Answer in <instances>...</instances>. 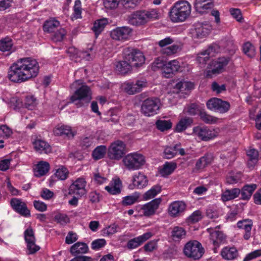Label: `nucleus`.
I'll return each instance as SVG.
<instances>
[{
	"instance_id": "f257e3e1",
	"label": "nucleus",
	"mask_w": 261,
	"mask_h": 261,
	"mask_svg": "<svg viewBox=\"0 0 261 261\" xmlns=\"http://www.w3.org/2000/svg\"><path fill=\"white\" fill-rule=\"evenodd\" d=\"M38 62L31 58L20 59L9 68L8 77L12 82L20 83L36 77L39 72Z\"/></svg>"
},
{
	"instance_id": "f03ea898",
	"label": "nucleus",
	"mask_w": 261,
	"mask_h": 261,
	"mask_svg": "<svg viewBox=\"0 0 261 261\" xmlns=\"http://www.w3.org/2000/svg\"><path fill=\"white\" fill-rule=\"evenodd\" d=\"M82 81L78 80L73 83L71 89H77L71 97V101L74 103L77 107L83 106L88 103L91 99V93L90 88L85 85H82Z\"/></svg>"
},
{
	"instance_id": "7ed1b4c3",
	"label": "nucleus",
	"mask_w": 261,
	"mask_h": 261,
	"mask_svg": "<svg viewBox=\"0 0 261 261\" xmlns=\"http://www.w3.org/2000/svg\"><path fill=\"white\" fill-rule=\"evenodd\" d=\"M123 58L127 60L132 66L138 67L144 63L145 57L139 49L134 47H126L123 50Z\"/></svg>"
},
{
	"instance_id": "20e7f679",
	"label": "nucleus",
	"mask_w": 261,
	"mask_h": 261,
	"mask_svg": "<svg viewBox=\"0 0 261 261\" xmlns=\"http://www.w3.org/2000/svg\"><path fill=\"white\" fill-rule=\"evenodd\" d=\"M153 66L154 68H161L163 75L169 78L172 77L179 70L180 65L177 60L165 63L162 60L158 59L153 62Z\"/></svg>"
},
{
	"instance_id": "39448f33",
	"label": "nucleus",
	"mask_w": 261,
	"mask_h": 261,
	"mask_svg": "<svg viewBox=\"0 0 261 261\" xmlns=\"http://www.w3.org/2000/svg\"><path fill=\"white\" fill-rule=\"evenodd\" d=\"M145 156L137 152L128 154L123 159V163L129 170H138L145 164Z\"/></svg>"
},
{
	"instance_id": "423d86ee",
	"label": "nucleus",
	"mask_w": 261,
	"mask_h": 261,
	"mask_svg": "<svg viewBox=\"0 0 261 261\" xmlns=\"http://www.w3.org/2000/svg\"><path fill=\"white\" fill-rule=\"evenodd\" d=\"M161 105L158 98H149L143 101L141 105V112L146 116H153L158 113Z\"/></svg>"
},
{
	"instance_id": "0eeeda50",
	"label": "nucleus",
	"mask_w": 261,
	"mask_h": 261,
	"mask_svg": "<svg viewBox=\"0 0 261 261\" xmlns=\"http://www.w3.org/2000/svg\"><path fill=\"white\" fill-rule=\"evenodd\" d=\"M184 252L187 257L198 259L202 256L203 249L198 241H189L185 245Z\"/></svg>"
},
{
	"instance_id": "6e6552de",
	"label": "nucleus",
	"mask_w": 261,
	"mask_h": 261,
	"mask_svg": "<svg viewBox=\"0 0 261 261\" xmlns=\"http://www.w3.org/2000/svg\"><path fill=\"white\" fill-rule=\"evenodd\" d=\"M126 144L122 141L117 140L113 142L108 150V156L112 160H119L126 153Z\"/></svg>"
},
{
	"instance_id": "1a4fd4ad",
	"label": "nucleus",
	"mask_w": 261,
	"mask_h": 261,
	"mask_svg": "<svg viewBox=\"0 0 261 261\" xmlns=\"http://www.w3.org/2000/svg\"><path fill=\"white\" fill-rule=\"evenodd\" d=\"M191 6L187 1L176 2L169 11V16H189Z\"/></svg>"
},
{
	"instance_id": "9d476101",
	"label": "nucleus",
	"mask_w": 261,
	"mask_h": 261,
	"mask_svg": "<svg viewBox=\"0 0 261 261\" xmlns=\"http://www.w3.org/2000/svg\"><path fill=\"white\" fill-rule=\"evenodd\" d=\"M194 135L204 141H208L213 139L218 135V132L215 129H211L206 126H195L193 129Z\"/></svg>"
},
{
	"instance_id": "9b49d317",
	"label": "nucleus",
	"mask_w": 261,
	"mask_h": 261,
	"mask_svg": "<svg viewBox=\"0 0 261 261\" xmlns=\"http://www.w3.org/2000/svg\"><path fill=\"white\" fill-rule=\"evenodd\" d=\"M207 108L212 111L225 113L230 109V103L226 101L222 100L218 98H212L206 102Z\"/></svg>"
},
{
	"instance_id": "f8f14e48",
	"label": "nucleus",
	"mask_w": 261,
	"mask_h": 261,
	"mask_svg": "<svg viewBox=\"0 0 261 261\" xmlns=\"http://www.w3.org/2000/svg\"><path fill=\"white\" fill-rule=\"evenodd\" d=\"M132 30L128 27H117L111 31V37L115 40L125 41L129 39Z\"/></svg>"
},
{
	"instance_id": "ddd939ff",
	"label": "nucleus",
	"mask_w": 261,
	"mask_h": 261,
	"mask_svg": "<svg viewBox=\"0 0 261 261\" xmlns=\"http://www.w3.org/2000/svg\"><path fill=\"white\" fill-rule=\"evenodd\" d=\"M10 204L13 209L17 213L24 217L31 216L30 211L28 209L27 204L21 199L12 198Z\"/></svg>"
},
{
	"instance_id": "4468645a",
	"label": "nucleus",
	"mask_w": 261,
	"mask_h": 261,
	"mask_svg": "<svg viewBox=\"0 0 261 261\" xmlns=\"http://www.w3.org/2000/svg\"><path fill=\"white\" fill-rule=\"evenodd\" d=\"M146 86V82L140 80H137L135 83L126 82L122 85L124 90L129 95L140 92Z\"/></svg>"
},
{
	"instance_id": "2eb2a0df",
	"label": "nucleus",
	"mask_w": 261,
	"mask_h": 261,
	"mask_svg": "<svg viewBox=\"0 0 261 261\" xmlns=\"http://www.w3.org/2000/svg\"><path fill=\"white\" fill-rule=\"evenodd\" d=\"M86 181L84 178H77L69 187V193L81 197L86 194Z\"/></svg>"
},
{
	"instance_id": "dca6fc26",
	"label": "nucleus",
	"mask_w": 261,
	"mask_h": 261,
	"mask_svg": "<svg viewBox=\"0 0 261 261\" xmlns=\"http://www.w3.org/2000/svg\"><path fill=\"white\" fill-rule=\"evenodd\" d=\"M162 201L161 198H155L143 205L141 210L144 216L150 217L155 214Z\"/></svg>"
},
{
	"instance_id": "f3484780",
	"label": "nucleus",
	"mask_w": 261,
	"mask_h": 261,
	"mask_svg": "<svg viewBox=\"0 0 261 261\" xmlns=\"http://www.w3.org/2000/svg\"><path fill=\"white\" fill-rule=\"evenodd\" d=\"M229 58L221 57L217 60L213 61L210 65L209 73L212 74H219L223 71L224 67L228 64Z\"/></svg>"
},
{
	"instance_id": "a211bd4d",
	"label": "nucleus",
	"mask_w": 261,
	"mask_h": 261,
	"mask_svg": "<svg viewBox=\"0 0 261 261\" xmlns=\"http://www.w3.org/2000/svg\"><path fill=\"white\" fill-rule=\"evenodd\" d=\"M54 133L57 136H64L69 139H72L76 134V131L68 125H58L54 129Z\"/></svg>"
},
{
	"instance_id": "6ab92c4d",
	"label": "nucleus",
	"mask_w": 261,
	"mask_h": 261,
	"mask_svg": "<svg viewBox=\"0 0 261 261\" xmlns=\"http://www.w3.org/2000/svg\"><path fill=\"white\" fill-rule=\"evenodd\" d=\"M152 234L150 232L143 233L139 237H136L129 240L127 243V247L129 249H133L137 248L144 242L149 239Z\"/></svg>"
},
{
	"instance_id": "aec40b11",
	"label": "nucleus",
	"mask_w": 261,
	"mask_h": 261,
	"mask_svg": "<svg viewBox=\"0 0 261 261\" xmlns=\"http://www.w3.org/2000/svg\"><path fill=\"white\" fill-rule=\"evenodd\" d=\"M214 159V156L212 152H206L200 158L195 164V169L196 170H202L206 167L211 164Z\"/></svg>"
},
{
	"instance_id": "412c9836",
	"label": "nucleus",
	"mask_w": 261,
	"mask_h": 261,
	"mask_svg": "<svg viewBox=\"0 0 261 261\" xmlns=\"http://www.w3.org/2000/svg\"><path fill=\"white\" fill-rule=\"evenodd\" d=\"M207 231L210 233L211 241L216 247L214 248V252H216V247H218L221 243L225 241L226 236L222 231L214 230L212 228L207 229Z\"/></svg>"
},
{
	"instance_id": "4be33fe9",
	"label": "nucleus",
	"mask_w": 261,
	"mask_h": 261,
	"mask_svg": "<svg viewBox=\"0 0 261 261\" xmlns=\"http://www.w3.org/2000/svg\"><path fill=\"white\" fill-rule=\"evenodd\" d=\"M186 207V204L182 201H174L172 202L169 206V214L172 217H177L185 210Z\"/></svg>"
},
{
	"instance_id": "5701e85b",
	"label": "nucleus",
	"mask_w": 261,
	"mask_h": 261,
	"mask_svg": "<svg viewBox=\"0 0 261 261\" xmlns=\"http://www.w3.org/2000/svg\"><path fill=\"white\" fill-rule=\"evenodd\" d=\"M34 148L40 153L48 154L51 152L50 145L45 141L40 139H36L32 142Z\"/></svg>"
},
{
	"instance_id": "b1692460",
	"label": "nucleus",
	"mask_w": 261,
	"mask_h": 261,
	"mask_svg": "<svg viewBox=\"0 0 261 261\" xmlns=\"http://www.w3.org/2000/svg\"><path fill=\"white\" fill-rule=\"evenodd\" d=\"M212 29V26L207 23L198 25L193 31V36L195 38H202L206 36Z\"/></svg>"
},
{
	"instance_id": "393cba45",
	"label": "nucleus",
	"mask_w": 261,
	"mask_h": 261,
	"mask_svg": "<svg viewBox=\"0 0 261 261\" xmlns=\"http://www.w3.org/2000/svg\"><path fill=\"white\" fill-rule=\"evenodd\" d=\"M214 5L212 0H195L194 7L196 11L203 14L208 9H211Z\"/></svg>"
},
{
	"instance_id": "a878e982",
	"label": "nucleus",
	"mask_w": 261,
	"mask_h": 261,
	"mask_svg": "<svg viewBox=\"0 0 261 261\" xmlns=\"http://www.w3.org/2000/svg\"><path fill=\"white\" fill-rule=\"evenodd\" d=\"M180 144H177L173 147L167 146L164 150L165 158L167 159H170L175 156L178 152L181 155L185 154V151L184 148H179Z\"/></svg>"
},
{
	"instance_id": "bb28decb",
	"label": "nucleus",
	"mask_w": 261,
	"mask_h": 261,
	"mask_svg": "<svg viewBox=\"0 0 261 261\" xmlns=\"http://www.w3.org/2000/svg\"><path fill=\"white\" fill-rule=\"evenodd\" d=\"M105 189L112 195L119 194L121 192L122 182L119 178H114L109 186H106Z\"/></svg>"
},
{
	"instance_id": "cd10ccee",
	"label": "nucleus",
	"mask_w": 261,
	"mask_h": 261,
	"mask_svg": "<svg viewBox=\"0 0 261 261\" xmlns=\"http://www.w3.org/2000/svg\"><path fill=\"white\" fill-rule=\"evenodd\" d=\"M253 224L251 220L245 219L239 221L237 223V227L239 229H244L245 233L244 235L245 240H248L251 236V230L252 229Z\"/></svg>"
},
{
	"instance_id": "c85d7f7f",
	"label": "nucleus",
	"mask_w": 261,
	"mask_h": 261,
	"mask_svg": "<svg viewBox=\"0 0 261 261\" xmlns=\"http://www.w3.org/2000/svg\"><path fill=\"white\" fill-rule=\"evenodd\" d=\"M187 232L182 227L175 226L171 231V238L175 242H179L182 239L186 238Z\"/></svg>"
},
{
	"instance_id": "c756f323",
	"label": "nucleus",
	"mask_w": 261,
	"mask_h": 261,
	"mask_svg": "<svg viewBox=\"0 0 261 261\" xmlns=\"http://www.w3.org/2000/svg\"><path fill=\"white\" fill-rule=\"evenodd\" d=\"M221 255L223 259L230 260L236 259L239 253L236 248L227 246L222 249Z\"/></svg>"
},
{
	"instance_id": "7c9ffc66",
	"label": "nucleus",
	"mask_w": 261,
	"mask_h": 261,
	"mask_svg": "<svg viewBox=\"0 0 261 261\" xmlns=\"http://www.w3.org/2000/svg\"><path fill=\"white\" fill-rule=\"evenodd\" d=\"M108 23V20L106 17L97 19L94 22L92 30L94 32L96 37L102 32Z\"/></svg>"
},
{
	"instance_id": "2f4dec72",
	"label": "nucleus",
	"mask_w": 261,
	"mask_h": 261,
	"mask_svg": "<svg viewBox=\"0 0 261 261\" xmlns=\"http://www.w3.org/2000/svg\"><path fill=\"white\" fill-rule=\"evenodd\" d=\"M49 164L47 162L40 161L34 168V174L36 177H40L48 172L49 169Z\"/></svg>"
},
{
	"instance_id": "473e14b6",
	"label": "nucleus",
	"mask_w": 261,
	"mask_h": 261,
	"mask_svg": "<svg viewBox=\"0 0 261 261\" xmlns=\"http://www.w3.org/2000/svg\"><path fill=\"white\" fill-rule=\"evenodd\" d=\"M132 65L126 60L118 62L116 64V70L120 74H125L130 72L132 68Z\"/></svg>"
},
{
	"instance_id": "72a5a7b5",
	"label": "nucleus",
	"mask_w": 261,
	"mask_h": 261,
	"mask_svg": "<svg viewBox=\"0 0 261 261\" xmlns=\"http://www.w3.org/2000/svg\"><path fill=\"white\" fill-rule=\"evenodd\" d=\"M133 184L138 189L142 188L147 184V177L144 174L139 172L133 176Z\"/></svg>"
},
{
	"instance_id": "f704fd0d",
	"label": "nucleus",
	"mask_w": 261,
	"mask_h": 261,
	"mask_svg": "<svg viewBox=\"0 0 261 261\" xmlns=\"http://www.w3.org/2000/svg\"><path fill=\"white\" fill-rule=\"evenodd\" d=\"M88 247L86 243L77 242L72 245L70 248L71 253L74 256L79 254H83L87 252Z\"/></svg>"
},
{
	"instance_id": "c9c22d12",
	"label": "nucleus",
	"mask_w": 261,
	"mask_h": 261,
	"mask_svg": "<svg viewBox=\"0 0 261 261\" xmlns=\"http://www.w3.org/2000/svg\"><path fill=\"white\" fill-rule=\"evenodd\" d=\"M256 187L257 186L256 184L246 185L244 186L242 191H240L241 199L243 200H248L250 199Z\"/></svg>"
},
{
	"instance_id": "e433bc0d",
	"label": "nucleus",
	"mask_w": 261,
	"mask_h": 261,
	"mask_svg": "<svg viewBox=\"0 0 261 261\" xmlns=\"http://www.w3.org/2000/svg\"><path fill=\"white\" fill-rule=\"evenodd\" d=\"M162 187L159 185L153 186L150 190L146 191L143 195L144 200H148L153 198L158 194L161 193Z\"/></svg>"
},
{
	"instance_id": "4c0bfd02",
	"label": "nucleus",
	"mask_w": 261,
	"mask_h": 261,
	"mask_svg": "<svg viewBox=\"0 0 261 261\" xmlns=\"http://www.w3.org/2000/svg\"><path fill=\"white\" fill-rule=\"evenodd\" d=\"M240 194V190L238 188L226 190L222 194L221 198L223 201H227L236 198Z\"/></svg>"
},
{
	"instance_id": "58836bf2",
	"label": "nucleus",
	"mask_w": 261,
	"mask_h": 261,
	"mask_svg": "<svg viewBox=\"0 0 261 261\" xmlns=\"http://www.w3.org/2000/svg\"><path fill=\"white\" fill-rule=\"evenodd\" d=\"M60 25V22L55 18H51L45 21L43 29L45 32L50 33Z\"/></svg>"
},
{
	"instance_id": "ea45409f",
	"label": "nucleus",
	"mask_w": 261,
	"mask_h": 261,
	"mask_svg": "<svg viewBox=\"0 0 261 261\" xmlns=\"http://www.w3.org/2000/svg\"><path fill=\"white\" fill-rule=\"evenodd\" d=\"M193 123V119L190 117H186L180 120L176 124V130L177 132H181L190 126Z\"/></svg>"
},
{
	"instance_id": "a19ab883",
	"label": "nucleus",
	"mask_w": 261,
	"mask_h": 261,
	"mask_svg": "<svg viewBox=\"0 0 261 261\" xmlns=\"http://www.w3.org/2000/svg\"><path fill=\"white\" fill-rule=\"evenodd\" d=\"M176 165L172 162H166L160 169V173L162 176L165 177L171 174L176 169Z\"/></svg>"
},
{
	"instance_id": "79ce46f5",
	"label": "nucleus",
	"mask_w": 261,
	"mask_h": 261,
	"mask_svg": "<svg viewBox=\"0 0 261 261\" xmlns=\"http://www.w3.org/2000/svg\"><path fill=\"white\" fill-rule=\"evenodd\" d=\"M182 44L180 43L174 44L170 46L162 49V53L167 56H170L177 53L181 50Z\"/></svg>"
},
{
	"instance_id": "37998d69",
	"label": "nucleus",
	"mask_w": 261,
	"mask_h": 261,
	"mask_svg": "<svg viewBox=\"0 0 261 261\" xmlns=\"http://www.w3.org/2000/svg\"><path fill=\"white\" fill-rule=\"evenodd\" d=\"M248 157V165L249 167H253L258 161V152L254 149H249L247 152Z\"/></svg>"
},
{
	"instance_id": "c03bdc74",
	"label": "nucleus",
	"mask_w": 261,
	"mask_h": 261,
	"mask_svg": "<svg viewBox=\"0 0 261 261\" xmlns=\"http://www.w3.org/2000/svg\"><path fill=\"white\" fill-rule=\"evenodd\" d=\"M139 198V194L138 193H134L132 195L125 196L121 201L122 205L123 206L133 205L138 201Z\"/></svg>"
},
{
	"instance_id": "a18cd8bd",
	"label": "nucleus",
	"mask_w": 261,
	"mask_h": 261,
	"mask_svg": "<svg viewBox=\"0 0 261 261\" xmlns=\"http://www.w3.org/2000/svg\"><path fill=\"white\" fill-rule=\"evenodd\" d=\"M243 53L249 58H254L256 55L255 47L249 42H247L243 44Z\"/></svg>"
},
{
	"instance_id": "49530a36",
	"label": "nucleus",
	"mask_w": 261,
	"mask_h": 261,
	"mask_svg": "<svg viewBox=\"0 0 261 261\" xmlns=\"http://www.w3.org/2000/svg\"><path fill=\"white\" fill-rule=\"evenodd\" d=\"M199 116L201 120L207 124H214L218 121V118L207 114L204 109L200 112Z\"/></svg>"
},
{
	"instance_id": "de8ad7c7",
	"label": "nucleus",
	"mask_w": 261,
	"mask_h": 261,
	"mask_svg": "<svg viewBox=\"0 0 261 261\" xmlns=\"http://www.w3.org/2000/svg\"><path fill=\"white\" fill-rule=\"evenodd\" d=\"M157 128L164 132L170 129L172 127V123L170 120H159L155 122Z\"/></svg>"
},
{
	"instance_id": "09e8293b",
	"label": "nucleus",
	"mask_w": 261,
	"mask_h": 261,
	"mask_svg": "<svg viewBox=\"0 0 261 261\" xmlns=\"http://www.w3.org/2000/svg\"><path fill=\"white\" fill-rule=\"evenodd\" d=\"M149 17H128L127 21L131 25L138 27L145 24Z\"/></svg>"
},
{
	"instance_id": "8fccbe9b",
	"label": "nucleus",
	"mask_w": 261,
	"mask_h": 261,
	"mask_svg": "<svg viewBox=\"0 0 261 261\" xmlns=\"http://www.w3.org/2000/svg\"><path fill=\"white\" fill-rule=\"evenodd\" d=\"M106 147L104 145L97 146L93 151L92 156L95 160L102 158L106 153Z\"/></svg>"
},
{
	"instance_id": "3c124183",
	"label": "nucleus",
	"mask_w": 261,
	"mask_h": 261,
	"mask_svg": "<svg viewBox=\"0 0 261 261\" xmlns=\"http://www.w3.org/2000/svg\"><path fill=\"white\" fill-rule=\"evenodd\" d=\"M13 46L12 40L8 38L0 40V50L2 51H9Z\"/></svg>"
},
{
	"instance_id": "603ef678",
	"label": "nucleus",
	"mask_w": 261,
	"mask_h": 261,
	"mask_svg": "<svg viewBox=\"0 0 261 261\" xmlns=\"http://www.w3.org/2000/svg\"><path fill=\"white\" fill-rule=\"evenodd\" d=\"M160 14L158 11L152 9L150 11L140 10L136 11L132 16H154Z\"/></svg>"
},
{
	"instance_id": "864d4df0",
	"label": "nucleus",
	"mask_w": 261,
	"mask_h": 261,
	"mask_svg": "<svg viewBox=\"0 0 261 261\" xmlns=\"http://www.w3.org/2000/svg\"><path fill=\"white\" fill-rule=\"evenodd\" d=\"M242 175L238 172L236 174L229 173L226 178V183L228 184H234L241 180Z\"/></svg>"
},
{
	"instance_id": "5fc2aeb1",
	"label": "nucleus",
	"mask_w": 261,
	"mask_h": 261,
	"mask_svg": "<svg viewBox=\"0 0 261 261\" xmlns=\"http://www.w3.org/2000/svg\"><path fill=\"white\" fill-rule=\"evenodd\" d=\"M54 219L56 222L62 225H66L70 222L68 216L66 214L62 213L56 214L54 217Z\"/></svg>"
},
{
	"instance_id": "6e6d98bb",
	"label": "nucleus",
	"mask_w": 261,
	"mask_h": 261,
	"mask_svg": "<svg viewBox=\"0 0 261 261\" xmlns=\"http://www.w3.org/2000/svg\"><path fill=\"white\" fill-rule=\"evenodd\" d=\"M24 236L26 243L31 244L32 242H36L34 233L32 227H30L25 230Z\"/></svg>"
},
{
	"instance_id": "4d7b16f0",
	"label": "nucleus",
	"mask_w": 261,
	"mask_h": 261,
	"mask_svg": "<svg viewBox=\"0 0 261 261\" xmlns=\"http://www.w3.org/2000/svg\"><path fill=\"white\" fill-rule=\"evenodd\" d=\"M199 105L196 103H191L187 108V112L191 115L194 116L197 114L199 115L200 112L202 111Z\"/></svg>"
},
{
	"instance_id": "13d9d810",
	"label": "nucleus",
	"mask_w": 261,
	"mask_h": 261,
	"mask_svg": "<svg viewBox=\"0 0 261 261\" xmlns=\"http://www.w3.org/2000/svg\"><path fill=\"white\" fill-rule=\"evenodd\" d=\"M68 171L65 167H62L56 170L55 176L59 179L65 180L67 178Z\"/></svg>"
},
{
	"instance_id": "bf43d9fd",
	"label": "nucleus",
	"mask_w": 261,
	"mask_h": 261,
	"mask_svg": "<svg viewBox=\"0 0 261 261\" xmlns=\"http://www.w3.org/2000/svg\"><path fill=\"white\" fill-rule=\"evenodd\" d=\"M66 33V30L64 29L61 28L55 33L52 37V39L55 42L61 41L65 37Z\"/></svg>"
},
{
	"instance_id": "052dcab7",
	"label": "nucleus",
	"mask_w": 261,
	"mask_h": 261,
	"mask_svg": "<svg viewBox=\"0 0 261 261\" xmlns=\"http://www.w3.org/2000/svg\"><path fill=\"white\" fill-rule=\"evenodd\" d=\"M12 130L7 125H2L0 126V136L8 138L12 135Z\"/></svg>"
},
{
	"instance_id": "680f3d73",
	"label": "nucleus",
	"mask_w": 261,
	"mask_h": 261,
	"mask_svg": "<svg viewBox=\"0 0 261 261\" xmlns=\"http://www.w3.org/2000/svg\"><path fill=\"white\" fill-rule=\"evenodd\" d=\"M211 89L213 91L217 94L221 93L226 91V85L225 84L219 85L216 82L212 83L211 85Z\"/></svg>"
},
{
	"instance_id": "e2e57ef3",
	"label": "nucleus",
	"mask_w": 261,
	"mask_h": 261,
	"mask_svg": "<svg viewBox=\"0 0 261 261\" xmlns=\"http://www.w3.org/2000/svg\"><path fill=\"white\" fill-rule=\"evenodd\" d=\"M36 105V98L33 96H28L25 97L24 106L30 110L33 109Z\"/></svg>"
},
{
	"instance_id": "0e129e2a",
	"label": "nucleus",
	"mask_w": 261,
	"mask_h": 261,
	"mask_svg": "<svg viewBox=\"0 0 261 261\" xmlns=\"http://www.w3.org/2000/svg\"><path fill=\"white\" fill-rule=\"evenodd\" d=\"M40 247L37 245L35 242H32L31 244L29 243H27V249L28 251V254H33L39 251Z\"/></svg>"
},
{
	"instance_id": "69168bd1",
	"label": "nucleus",
	"mask_w": 261,
	"mask_h": 261,
	"mask_svg": "<svg viewBox=\"0 0 261 261\" xmlns=\"http://www.w3.org/2000/svg\"><path fill=\"white\" fill-rule=\"evenodd\" d=\"M261 256V249L254 250L246 255L243 261H251Z\"/></svg>"
},
{
	"instance_id": "338daca9",
	"label": "nucleus",
	"mask_w": 261,
	"mask_h": 261,
	"mask_svg": "<svg viewBox=\"0 0 261 261\" xmlns=\"http://www.w3.org/2000/svg\"><path fill=\"white\" fill-rule=\"evenodd\" d=\"M118 226L115 224H113L102 230L103 235L109 236L112 235L117 232Z\"/></svg>"
},
{
	"instance_id": "774afa93",
	"label": "nucleus",
	"mask_w": 261,
	"mask_h": 261,
	"mask_svg": "<svg viewBox=\"0 0 261 261\" xmlns=\"http://www.w3.org/2000/svg\"><path fill=\"white\" fill-rule=\"evenodd\" d=\"M219 49V47L217 45L213 44L210 45L207 49L203 51L210 58L211 57L215 56V54L218 51Z\"/></svg>"
}]
</instances>
